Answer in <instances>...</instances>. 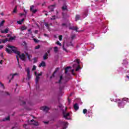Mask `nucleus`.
Instances as JSON below:
<instances>
[{"label":"nucleus","instance_id":"e2e57ef3","mask_svg":"<svg viewBox=\"0 0 129 129\" xmlns=\"http://www.w3.org/2000/svg\"><path fill=\"white\" fill-rule=\"evenodd\" d=\"M27 125H28V124H25L23 125V126H24V127H26L27 126Z\"/></svg>","mask_w":129,"mask_h":129},{"label":"nucleus","instance_id":"de8ad7c7","mask_svg":"<svg viewBox=\"0 0 129 129\" xmlns=\"http://www.w3.org/2000/svg\"><path fill=\"white\" fill-rule=\"evenodd\" d=\"M64 45L63 44V45H62L63 50H64V51H66V48H65V47H64Z\"/></svg>","mask_w":129,"mask_h":129},{"label":"nucleus","instance_id":"6e6d98bb","mask_svg":"<svg viewBox=\"0 0 129 129\" xmlns=\"http://www.w3.org/2000/svg\"><path fill=\"white\" fill-rule=\"evenodd\" d=\"M17 61H18V62L19 64V63H20V61H19V57H18V56H17Z\"/></svg>","mask_w":129,"mask_h":129},{"label":"nucleus","instance_id":"bf43d9fd","mask_svg":"<svg viewBox=\"0 0 129 129\" xmlns=\"http://www.w3.org/2000/svg\"><path fill=\"white\" fill-rule=\"evenodd\" d=\"M20 21L23 23V22H24V21H25V19L23 18V19H21Z\"/></svg>","mask_w":129,"mask_h":129},{"label":"nucleus","instance_id":"0e129e2a","mask_svg":"<svg viewBox=\"0 0 129 129\" xmlns=\"http://www.w3.org/2000/svg\"><path fill=\"white\" fill-rule=\"evenodd\" d=\"M59 90L60 91H62V87H59Z\"/></svg>","mask_w":129,"mask_h":129},{"label":"nucleus","instance_id":"473e14b6","mask_svg":"<svg viewBox=\"0 0 129 129\" xmlns=\"http://www.w3.org/2000/svg\"><path fill=\"white\" fill-rule=\"evenodd\" d=\"M54 52H58V47H55L54 48Z\"/></svg>","mask_w":129,"mask_h":129},{"label":"nucleus","instance_id":"c85d7f7f","mask_svg":"<svg viewBox=\"0 0 129 129\" xmlns=\"http://www.w3.org/2000/svg\"><path fill=\"white\" fill-rule=\"evenodd\" d=\"M76 37V35L75 34H73V35L71 36V38L72 40H74V38Z\"/></svg>","mask_w":129,"mask_h":129},{"label":"nucleus","instance_id":"864d4df0","mask_svg":"<svg viewBox=\"0 0 129 129\" xmlns=\"http://www.w3.org/2000/svg\"><path fill=\"white\" fill-rule=\"evenodd\" d=\"M5 93H6V95H10V93H9V92H6Z\"/></svg>","mask_w":129,"mask_h":129},{"label":"nucleus","instance_id":"1a4fd4ad","mask_svg":"<svg viewBox=\"0 0 129 129\" xmlns=\"http://www.w3.org/2000/svg\"><path fill=\"white\" fill-rule=\"evenodd\" d=\"M39 80H40V77H39V76H36V78L35 80V83L37 85L36 89H38L39 88Z\"/></svg>","mask_w":129,"mask_h":129},{"label":"nucleus","instance_id":"f8f14e48","mask_svg":"<svg viewBox=\"0 0 129 129\" xmlns=\"http://www.w3.org/2000/svg\"><path fill=\"white\" fill-rule=\"evenodd\" d=\"M69 29L70 30H73V31H76V32H78V28L77 27H70Z\"/></svg>","mask_w":129,"mask_h":129},{"label":"nucleus","instance_id":"dca6fc26","mask_svg":"<svg viewBox=\"0 0 129 129\" xmlns=\"http://www.w3.org/2000/svg\"><path fill=\"white\" fill-rule=\"evenodd\" d=\"M61 80H63V76H60L59 80L58 82H55V83L59 84H62V82H61Z\"/></svg>","mask_w":129,"mask_h":129},{"label":"nucleus","instance_id":"7ed1b4c3","mask_svg":"<svg viewBox=\"0 0 129 129\" xmlns=\"http://www.w3.org/2000/svg\"><path fill=\"white\" fill-rule=\"evenodd\" d=\"M117 102L118 103V107H119V108H123V107H124V105H125V104L124 103V102H122L121 100H117Z\"/></svg>","mask_w":129,"mask_h":129},{"label":"nucleus","instance_id":"5fc2aeb1","mask_svg":"<svg viewBox=\"0 0 129 129\" xmlns=\"http://www.w3.org/2000/svg\"><path fill=\"white\" fill-rule=\"evenodd\" d=\"M3 62H4V60H1L0 61V64H1V65L3 64Z\"/></svg>","mask_w":129,"mask_h":129},{"label":"nucleus","instance_id":"2eb2a0df","mask_svg":"<svg viewBox=\"0 0 129 129\" xmlns=\"http://www.w3.org/2000/svg\"><path fill=\"white\" fill-rule=\"evenodd\" d=\"M25 54L26 55V56H27L28 60H29V61H32V60H31V58H32V55L29 54L28 52H26Z\"/></svg>","mask_w":129,"mask_h":129},{"label":"nucleus","instance_id":"9d476101","mask_svg":"<svg viewBox=\"0 0 129 129\" xmlns=\"http://www.w3.org/2000/svg\"><path fill=\"white\" fill-rule=\"evenodd\" d=\"M34 6L32 5L30 7V10L31 12H32L33 14H35V13H37L38 12V10L37 9L34 10L33 8H34Z\"/></svg>","mask_w":129,"mask_h":129},{"label":"nucleus","instance_id":"09e8293b","mask_svg":"<svg viewBox=\"0 0 129 129\" xmlns=\"http://www.w3.org/2000/svg\"><path fill=\"white\" fill-rule=\"evenodd\" d=\"M76 62H77L78 65L79 66V64H80V62H79V59H76Z\"/></svg>","mask_w":129,"mask_h":129},{"label":"nucleus","instance_id":"4d7b16f0","mask_svg":"<svg viewBox=\"0 0 129 129\" xmlns=\"http://www.w3.org/2000/svg\"><path fill=\"white\" fill-rule=\"evenodd\" d=\"M7 37H8V38L11 37V34H7Z\"/></svg>","mask_w":129,"mask_h":129},{"label":"nucleus","instance_id":"c756f323","mask_svg":"<svg viewBox=\"0 0 129 129\" xmlns=\"http://www.w3.org/2000/svg\"><path fill=\"white\" fill-rule=\"evenodd\" d=\"M34 42H35V43H39L40 42V40L36 39V38H34L33 39Z\"/></svg>","mask_w":129,"mask_h":129},{"label":"nucleus","instance_id":"c9c22d12","mask_svg":"<svg viewBox=\"0 0 129 129\" xmlns=\"http://www.w3.org/2000/svg\"><path fill=\"white\" fill-rule=\"evenodd\" d=\"M5 120H10V116H8V117L5 118V119H3V121H5Z\"/></svg>","mask_w":129,"mask_h":129},{"label":"nucleus","instance_id":"412c9836","mask_svg":"<svg viewBox=\"0 0 129 129\" xmlns=\"http://www.w3.org/2000/svg\"><path fill=\"white\" fill-rule=\"evenodd\" d=\"M48 53H45L44 55L43 56V59L44 60H47V59H48Z\"/></svg>","mask_w":129,"mask_h":129},{"label":"nucleus","instance_id":"a211bd4d","mask_svg":"<svg viewBox=\"0 0 129 129\" xmlns=\"http://www.w3.org/2000/svg\"><path fill=\"white\" fill-rule=\"evenodd\" d=\"M46 62L45 61H42L41 63L39 64V67H45Z\"/></svg>","mask_w":129,"mask_h":129},{"label":"nucleus","instance_id":"2f4dec72","mask_svg":"<svg viewBox=\"0 0 129 129\" xmlns=\"http://www.w3.org/2000/svg\"><path fill=\"white\" fill-rule=\"evenodd\" d=\"M83 112L84 114L87 113V109H84L83 111Z\"/></svg>","mask_w":129,"mask_h":129},{"label":"nucleus","instance_id":"bb28decb","mask_svg":"<svg viewBox=\"0 0 129 129\" xmlns=\"http://www.w3.org/2000/svg\"><path fill=\"white\" fill-rule=\"evenodd\" d=\"M6 21L5 20L2 21L0 23V27H3L4 26V24H5V22Z\"/></svg>","mask_w":129,"mask_h":129},{"label":"nucleus","instance_id":"a878e982","mask_svg":"<svg viewBox=\"0 0 129 129\" xmlns=\"http://www.w3.org/2000/svg\"><path fill=\"white\" fill-rule=\"evenodd\" d=\"M45 25L48 30H50V26H49V24L47 23H45Z\"/></svg>","mask_w":129,"mask_h":129},{"label":"nucleus","instance_id":"58836bf2","mask_svg":"<svg viewBox=\"0 0 129 129\" xmlns=\"http://www.w3.org/2000/svg\"><path fill=\"white\" fill-rule=\"evenodd\" d=\"M56 43L57 44V45H58L59 46H60V47L62 46V44H61V43H60V42H59V41H57L56 42Z\"/></svg>","mask_w":129,"mask_h":129},{"label":"nucleus","instance_id":"13d9d810","mask_svg":"<svg viewBox=\"0 0 129 129\" xmlns=\"http://www.w3.org/2000/svg\"><path fill=\"white\" fill-rule=\"evenodd\" d=\"M4 48V45H0V49H3Z\"/></svg>","mask_w":129,"mask_h":129},{"label":"nucleus","instance_id":"338daca9","mask_svg":"<svg viewBox=\"0 0 129 129\" xmlns=\"http://www.w3.org/2000/svg\"><path fill=\"white\" fill-rule=\"evenodd\" d=\"M2 40H5V39H1V40H0V44H2V43H3V42H2Z\"/></svg>","mask_w":129,"mask_h":129},{"label":"nucleus","instance_id":"aec40b11","mask_svg":"<svg viewBox=\"0 0 129 129\" xmlns=\"http://www.w3.org/2000/svg\"><path fill=\"white\" fill-rule=\"evenodd\" d=\"M75 19H76V22H77V21H79V20H80V15H76Z\"/></svg>","mask_w":129,"mask_h":129},{"label":"nucleus","instance_id":"8fccbe9b","mask_svg":"<svg viewBox=\"0 0 129 129\" xmlns=\"http://www.w3.org/2000/svg\"><path fill=\"white\" fill-rule=\"evenodd\" d=\"M58 106L59 107V108H63V107L62 105H59Z\"/></svg>","mask_w":129,"mask_h":129},{"label":"nucleus","instance_id":"4468645a","mask_svg":"<svg viewBox=\"0 0 129 129\" xmlns=\"http://www.w3.org/2000/svg\"><path fill=\"white\" fill-rule=\"evenodd\" d=\"M2 34H8L9 33V28H6L5 30H1Z\"/></svg>","mask_w":129,"mask_h":129},{"label":"nucleus","instance_id":"a19ab883","mask_svg":"<svg viewBox=\"0 0 129 129\" xmlns=\"http://www.w3.org/2000/svg\"><path fill=\"white\" fill-rule=\"evenodd\" d=\"M36 66H33L32 68V71H35V70H36Z\"/></svg>","mask_w":129,"mask_h":129},{"label":"nucleus","instance_id":"ea45409f","mask_svg":"<svg viewBox=\"0 0 129 129\" xmlns=\"http://www.w3.org/2000/svg\"><path fill=\"white\" fill-rule=\"evenodd\" d=\"M62 27H66L67 28V24L66 23H62Z\"/></svg>","mask_w":129,"mask_h":129},{"label":"nucleus","instance_id":"69168bd1","mask_svg":"<svg viewBox=\"0 0 129 129\" xmlns=\"http://www.w3.org/2000/svg\"><path fill=\"white\" fill-rule=\"evenodd\" d=\"M0 84L2 86H3V87H4V84H2V83L0 82Z\"/></svg>","mask_w":129,"mask_h":129},{"label":"nucleus","instance_id":"37998d69","mask_svg":"<svg viewBox=\"0 0 129 129\" xmlns=\"http://www.w3.org/2000/svg\"><path fill=\"white\" fill-rule=\"evenodd\" d=\"M43 74V73L41 72L40 73V74H39L38 75H37V76L39 77L40 76H42V75Z\"/></svg>","mask_w":129,"mask_h":129},{"label":"nucleus","instance_id":"a18cd8bd","mask_svg":"<svg viewBox=\"0 0 129 129\" xmlns=\"http://www.w3.org/2000/svg\"><path fill=\"white\" fill-rule=\"evenodd\" d=\"M28 31L29 32V34H32V30L31 29H28Z\"/></svg>","mask_w":129,"mask_h":129},{"label":"nucleus","instance_id":"0eeeda50","mask_svg":"<svg viewBox=\"0 0 129 129\" xmlns=\"http://www.w3.org/2000/svg\"><path fill=\"white\" fill-rule=\"evenodd\" d=\"M41 110H43V111H46V112L50 110V108H49L47 106H44L40 108Z\"/></svg>","mask_w":129,"mask_h":129},{"label":"nucleus","instance_id":"9b49d317","mask_svg":"<svg viewBox=\"0 0 129 129\" xmlns=\"http://www.w3.org/2000/svg\"><path fill=\"white\" fill-rule=\"evenodd\" d=\"M72 67H68L65 69V73L67 74V73H68V72H70L71 71V69Z\"/></svg>","mask_w":129,"mask_h":129},{"label":"nucleus","instance_id":"393cba45","mask_svg":"<svg viewBox=\"0 0 129 129\" xmlns=\"http://www.w3.org/2000/svg\"><path fill=\"white\" fill-rule=\"evenodd\" d=\"M25 30H27V27H26V26L21 27V31H25Z\"/></svg>","mask_w":129,"mask_h":129},{"label":"nucleus","instance_id":"680f3d73","mask_svg":"<svg viewBox=\"0 0 129 129\" xmlns=\"http://www.w3.org/2000/svg\"><path fill=\"white\" fill-rule=\"evenodd\" d=\"M38 30H35V34H38Z\"/></svg>","mask_w":129,"mask_h":129},{"label":"nucleus","instance_id":"b1692460","mask_svg":"<svg viewBox=\"0 0 129 129\" xmlns=\"http://www.w3.org/2000/svg\"><path fill=\"white\" fill-rule=\"evenodd\" d=\"M58 70H59V68H57L56 69L55 71L54 72L53 74L51 76H52V77H54L55 76V73H56V72H57V71H58Z\"/></svg>","mask_w":129,"mask_h":129},{"label":"nucleus","instance_id":"c03bdc74","mask_svg":"<svg viewBox=\"0 0 129 129\" xmlns=\"http://www.w3.org/2000/svg\"><path fill=\"white\" fill-rule=\"evenodd\" d=\"M72 74H73V75H74V76H75L76 74H74V70H72Z\"/></svg>","mask_w":129,"mask_h":129},{"label":"nucleus","instance_id":"cd10ccee","mask_svg":"<svg viewBox=\"0 0 129 129\" xmlns=\"http://www.w3.org/2000/svg\"><path fill=\"white\" fill-rule=\"evenodd\" d=\"M33 124L34 125H39V123L38 122V121H34Z\"/></svg>","mask_w":129,"mask_h":129},{"label":"nucleus","instance_id":"f3484780","mask_svg":"<svg viewBox=\"0 0 129 129\" xmlns=\"http://www.w3.org/2000/svg\"><path fill=\"white\" fill-rule=\"evenodd\" d=\"M62 124H63V127L62 129H66L67 128V125L68 124V122H63Z\"/></svg>","mask_w":129,"mask_h":129},{"label":"nucleus","instance_id":"774afa93","mask_svg":"<svg viewBox=\"0 0 129 129\" xmlns=\"http://www.w3.org/2000/svg\"><path fill=\"white\" fill-rule=\"evenodd\" d=\"M34 73H35V76H37V72H35Z\"/></svg>","mask_w":129,"mask_h":129},{"label":"nucleus","instance_id":"79ce46f5","mask_svg":"<svg viewBox=\"0 0 129 129\" xmlns=\"http://www.w3.org/2000/svg\"><path fill=\"white\" fill-rule=\"evenodd\" d=\"M55 16H52V18H50V20H55L56 18H55Z\"/></svg>","mask_w":129,"mask_h":129},{"label":"nucleus","instance_id":"f03ea898","mask_svg":"<svg viewBox=\"0 0 129 129\" xmlns=\"http://www.w3.org/2000/svg\"><path fill=\"white\" fill-rule=\"evenodd\" d=\"M61 10L62 11V17L63 18H65V16L66 15V14L64 13V12H68V7L66 4H63L62 7H61Z\"/></svg>","mask_w":129,"mask_h":129},{"label":"nucleus","instance_id":"603ef678","mask_svg":"<svg viewBox=\"0 0 129 129\" xmlns=\"http://www.w3.org/2000/svg\"><path fill=\"white\" fill-rule=\"evenodd\" d=\"M44 37H49V35H48V34H44Z\"/></svg>","mask_w":129,"mask_h":129},{"label":"nucleus","instance_id":"49530a36","mask_svg":"<svg viewBox=\"0 0 129 129\" xmlns=\"http://www.w3.org/2000/svg\"><path fill=\"white\" fill-rule=\"evenodd\" d=\"M17 23L19 24V25H22V22L21 21V20L17 21Z\"/></svg>","mask_w":129,"mask_h":129},{"label":"nucleus","instance_id":"39448f33","mask_svg":"<svg viewBox=\"0 0 129 129\" xmlns=\"http://www.w3.org/2000/svg\"><path fill=\"white\" fill-rule=\"evenodd\" d=\"M26 72H27V78H26V80H30V79H31V75L30 74V68H28L26 69Z\"/></svg>","mask_w":129,"mask_h":129},{"label":"nucleus","instance_id":"e433bc0d","mask_svg":"<svg viewBox=\"0 0 129 129\" xmlns=\"http://www.w3.org/2000/svg\"><path fill=\"white\" fill-rule=\"evenodd\" d=\"M62 38H63V36L62 35H59L58 36V39H59V41H62Z\"/></svg>","mask_w":129,"mask_h":129},{"label":"nucleus","instance_id":"5701e85b","mask_svg":"<svg viewBox=\"0 0 129 129\" xmlns=\"http://www.w3.org/2000/svg\"><path fill=\"white\" fill-rule=\"evenodd\" d=\"M18 12V6H16L13 10V13L15 14H17V12Z\"/></svg>","mask_w":129,"mask_h":129},{"label":"nucleus","instance_id":"4c0bfd02","mask_svg":"<svg viewBox=\"0 0 129 129\" xmlns=\"http://www.w3.org/2000/svg\"><path fill=\"white\" fill-rule=\"evenodd\" d=\"M80 69V66H78V67L76 69V71H79V70Z\"/></svg>","mask_w":129,"mask_h":129},{"label":"nucleus","instance_id":"4be33fe9","mask_svg":"<svg viewBox=\"0 0 129 129\" xmlns=\"http://www.w3.org/2000/svg\"><path fill=\"white\" fill-rule=\"evenodd\" d=\"M6 51L7 53H8V54H11V53H12V50H11L10 49H9L8 48H6Z\"/></svg>","mask_w":129,"mask_h":129},{"label":"nucleus","instance_id":"f257e3e1","mask_svg":"<svg viewBox=\"0 0 129 129\" xmlns=\"http://www.w3.org/2000/svg\"><path fill=\"white\" fill-rule=\"evenodd\" d=\"M7 47L8 48H10L12 52L18 55V56H19V57L20 59H21V60H23V61H25V60H26V56L25 55V53H22L21 55V52L18 50V48L14 46L10 45V44H8Z\"/></svg>","mask_w":129,"mask_h":129},{"label":"nucleus","instance_id":"ddd939ff","mask_svg":"<svg viewBox=\"0 0 129 129\" xmlns=\"http://www.w3.org/2000/svg\"><path fill=\"white\" fill-rule=\"evenodd\" d=\"M74 108L76 111H77L78 109H79V106H78V103H76L74 105Z\"/></svg>","mask_w":129,"mask_h":129},{"label":"nucleus","instance_id":"052dcab7","mask_svg":"<svg viewBox=\"0 0 129 129\" xmlns=\"http://www.w3.org/2000/svg\"><path fill=\"white\" fill-rule=\"evenodd\" d=\"M1 56L2 57V58L4 57V53H1Z\"/></svg>","mask_w":129,"mask_h":129},{"label":"nucleus","instance_id":"72a5a7b5","mask_svg":"<svg viewBox=\"0 0 129 129\" xmlns=\"http://www.w3.org/2000/svg\"><path fill=\"white\" fill-rule=\"evenodd\" d=\"M24 104H26V102L24 101H21V105H24Z\"/></svg>","mask_w":129,"mask_h":129},{"label":"nucleus","instance_id":"6ab92c4d","mask_svg":"<svg viewBox=\"0 0 129 129\" xmlns=\"http://www.w3.org/2000/svg\"><path fill=\"white\" fill-rule=\"evenodd\" d=\"M53 7H55V5H52L48 7V9L50 10V12H54V8Z\"/></svg>","mask_w":129,"mask_h":129},{"label":"nucleus","instance_id":"7c9ffc66","mask_svg":"<svg viewBox=\"0 0 129 129\" xmlns=\"http://www.w3.org/2000/svg\"><path fill=\"white\" fill-rule=\"evenodd\" d=\"M41 47V46L40 45H38L37 46H35V50H38V49H40V48Z\"/></svg>","mask_w":129,"mask_h":129},{"label":"nucleus","instance_id":"6e6552de","mask_svg":"<svg viewBox=\"0 0 129 129\" xmlns=\"http://www.w3.org/2000/svg\"><path fill=\"white\" fill-rule=\"evenodd\" d=\"M62 113H63V117H64V118L66 119H68V120L70 119V118H68V116H69V115H70V113H66L64 111H63Z\"/></svg>","mask_w":129,"mask_h":129},{"label":"nucleus","instance_id":"3c124183","mask_svg":"<svg viewBox=\"0 0 129 129\" xmlns=\"http://www.w3.org/2000/svg\"><path fill=\"white\" fill-rule=\"evenodd\" d=\"M43 122H44V123H45V124H48V123H49V121H44Z\"/></svg>","mask_w":129,"mask_h":129},{"label":"nucleus","instance_id":"20e7f679","mask_svg":"<svg viewBox=\"0 0 129 129\" xmlns=\"http://www.w3.org/2000/svg\"><path fill=\"white\" fill-rule=\"evenodd\" d=\"M16 39V36L11 37L10 38H6L5 40H2V42L3 44L7 43V42H11L12 40H15Z\"/></svg>","mask_w":129,"mask_h":129},{"label":"nucleus","instance_id":"423d86ee","mask_svg":"<svg viewBox=\"0 0 129 129\" xmlns=\"http://www.w3.org/2000/svg\"><path fill=\"white\" fill-rule=\"evenodd\" d=\"M17 75H18V73H15V74H14L13 75V74H10V76L8 77V79H11L9 80V83H11V81H12V80H13V79H14V78L15 77V76H16Z\"/></svg>","mask_w":129,"mask_h":129},{"label":"nucleus","instance_id":"f704fd0d","mask_svg":"<svg viewBox=\"0 0 129 129\" xmlns=\"http://www.w3.org/2000/svg\"><path fill=\"white\" fill-rule=\"evenodd\" d=\"M33 60H34V63H37V61H38V60H37V58L36 57H35L34 58H33Z\"/></svg>","mask_w":129,"mask_h":129}]
</instances>
